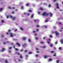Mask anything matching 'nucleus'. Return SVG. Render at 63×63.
I'll list each match as a JSON object with an SVG mask.
<instances>
[{"label":"nucleus","instance_id":"1a4fd4ad","mask_svg":"<svg viewBox=\"0 0 63 63\" xmlns=\"http://www.w3.org/2000/svg\"><path fill=\"white\" fill-rule=\"evenodd\" d=\"M46 12H44V13L43 14V16H46Z\"/></svg>","mask_w":63,"mask_h":63},{"label":"nucleus","instance_id":"7ed1b4c3","mask_svg":"<svg viewBox=\"0 0 63 63\" xmlns=\"http://www.w3.org/2000/svg\"><path fill=\"white\" fill-rule=\"evenodd\" d=\"M56 6L57 7V9H59V3H56Z\"/></svg>","mask_w":63,"mask_h":63},{"label":"nucleus","instance_id":"bb28decb","mask_svg":"<svg viewBox=\"0 0 63 63\" xmlns=\"http://www.w3.org/2000/svg\"><path fill=\"white\" fill-rule=\"evenodd\" d=\"M58 23L59 25H62V24H61V23L60 22H59Z\"/></svg>","mask_w":63,"mask_h":63},{"label":"nucleus","instance_id":"c03bdc74","mask_svg":"<svg viewBox=\"0 0 63 63\" xmlns=\"http://www.w3.org/2000/svg\"><path fill=\"white\" fill-rule=\"evenodd\" d=\"M34 21L36 22L37 21V20H34Z\"/></svg>","mask_w":63,"mask_h":63},{"label":"nucleus","instance_id":"f8f14e48","mask_svg":"<svg viewBox=\"0 0 63 63\" xmlns=\"http://www.w3.org/2000/svg\"><path fill=\"white\" fill-rule=\"evenodd\" d=\"M23 40H25L26 39V38L25 37H24L23 38Z\"/></svg>","mask_w":63,"mask_h":63},{"label":"nucleus","instance_id":"bf43d9fd","mask_svg":"<svg viewBox=\"0 0 63 63\" xmlns=\"http://www.w3.org/2000/svg\"><path fill=\"white\" fill-rule=\"evenodd\" d=\"M2 10L3 9L2 8L0 9V11H2Z\"/></svg>","mask_w":63,"mask_h":63},{"label":"nucleus","instance_id":"b1692460","mask_svg":"<svg viewBox=\"0 0 63 63\" xmlns=\"http://www.w3.org/2000/svg\"><path fill=\"white\" fill-rule=\"evenodd\" d=\"M53 15V14H52L51 13L50 16L51 17Z\"/></svg>","mask_w":63,"mask_h":63},{"label":"nucleus","instance_id":"a211bd4d","mask_svg":"<svg viewBox=\"0 0 63 63\" xmlns=\"http://www.w3.org/2000/svg\"><path fill=\"white\" fill-rule=\"evenodd\" d=\"M1 22L2 23H4L5 22V21L3 20H2L1 21Z\"/></svg>","mask_w":63,"mask_h":63},{"label":"nucleus","instance_id":"ddd939ff","mask_svg":"<svg viewBox=\"0 0 63 63\" xmlns=\"http://www.w3.org/2000/svg\"><path fill=\"white\" fill-rule=\"evenodd\" d=\"M61 42L62 44L63 43V39H62L61 40Z\"/></svg>","mask_w":63,"mask_h":63},{"label":"nucleus","instance_id":"2eb2a0df","mask_svg":"<svg viewBox=\"0 0 63 63\" xmlns=\"http://www.w3.org/2000/svg\"><path fill=\"white\" fill-rule=\"evenodd\" d=\"M45 22H48V20H47V19H46V20L45 21Z\"/></svg>","mask_w":63,"mask_h":63},{"label":"nucleus","instance_id":"f257e3e1","mask_svg":"<svg viewBox=\"0 0 63 63\" xmlns=\"http://www.w3.org/2000/svg\"><path fill=\"white\" fill-rule=\"evenodd\" d=\"M10 17L12 19L13 18V20H16V17H13L12 15L10 16Z\"/></svg>","mask_w":63,"mask_h":63},{"label":"nucleus","instance_id":"f704fd0d","mask_svg":"<svg viewBox=\"0 0 63 63\" xmlns=\"http://www.w3.org/2000/svg\"><path fill=\"white\" fill-rule=\"evenodd\" d=\"M36 40H38L39 39V38H38V37H37L36 38Z\"/></svg>","mask_w":63,"mask_h":63},{"label":"nucleus","instance_id":"052dcab7","mask_svg":"<svg viewBox=\"0 0 63 63\" xmlns=\"http://www.w3.org/2000/svg\"><path fill=\"white\" fill-rule=\"evenodd\" d=\"M44 27H45V28H47V26H44Z\"/></svg>","mask_w":63,"mask_h":63},{"label":"nucleus","instance_id":"c9c22d12","mask_svg":"<svg viewBox=\"0 0 63 63\" xmlns=\"http://www.w3.org/2000/svg\"><path fill=\"white\" fill-rule=\"evenodd\" d=\"M51 53H54V51H51Z\"/></svg>","mask_w":63,"mask_h":63},{"label":"nucleus","instance_id":"0e129e2a","mask_svg":"<svg viewBox=\"0 0 63 63\" xmlns=\"http://www.w3.org/2000/svg\"><path fill=\"white\" fill-rule=\"evenodd\" d=\"M36 50H39V49L38 48H37L36 49Z\"/></svg>","mask_w":63,"mask_h":63},{"label":"nucleus","instance_id":"c756f323","mask_svg":"<svg viewBox=\"0 0 63 63\" xmlns=\"http://www.w3.org/2000/svg\"><path fill=\"white\" fill-rule=\"evenodd\" d=\"M16 53L17 54H18L19 55H20V53L18 52H17Z\"/></svg>","mask_w":63,"mask_h":63},{"label":"nucleus","instance_id":"ea45409f","mask_svg":"<svg viewBox=\"0 0 63 63\" xmlns=\"http://www.w3.org/2000/svg\"><path fill=\"white\" fill-rule=\"evenodd\" d=\"M32 52H30L29 53V54H32Z\"/></svg>","mask_w":63,"mask_h":63},{"label":"nucleus","instance_id":"4d7b16f0","mask_svg":"<svg viewBox=\"0 0 63 63\" xmlns=\"http://www.w3.org/2000/svg\"><path fill=\"white\" fill-rule=\"evenodd\" d=\"M25 52H27V50H25Z\"/></svg>","mask_w":63,"mask_h":63},{"label":"nucleus","instance_id":"a18cd8bd","mask_svg":"<svg viewBox=\"0 0 63 63\" xmlns=\"http://www.w3.org/2000/svg\"><path fill=\"white\" fill-rule=\"evenodd\" d=\"M59 60H57V63H59Z\"/></svg>","mask_w":63,"mask_h":63},{"label":"nucleus","instance_id":"37998d69","mask_svg":"<svg viewBox=\"0 0 63 63\" xmlns=\"http://www.w3.org/2000/svg\"><path fill=\"white\" fill-rule=\"evenodd\" d=\"M21 9H23V6H22Z\"/></svg>","mask_w":63,"mask_h":63},{"label":"nucleus","instance_id":"e433bc0d","mask_svg":"<svg viewBox=\"0 0 63 63\" xmlns=\"http://www.w3.org/2000/svg\"><path fill=\"white\" fill-rule=\"evenodd\" d=\"M15 50H17V51H18V49L17 48H15Z\"/></svg>","mask_w":63,"mask_h":63},{"label":"nucleus","instance_id":"09e8293b","mask_svg":"<svg viewBox=\"0 0 63 63\" xmlns=\"http://www.w3.org/2000/svg\"><path fill=\"white\" fill-rule=\"evenodd\" d=\"M23 49H21V52H22V51H23Z\"/></svg>","mask_w":63,"mask_h":63},{"label":"nucleus","instance_id":"423d86ee","mask_svg":"<svg viewBox=\"0 0 63 63\" xmlns=\"http://www.w3.org/2000/svg\"><path fill=\"white\" fill-rule=\"evenodd\" d=\"M10 37H14V35H13V34L12 33H10Z\"/></svg>","mask_w":63,"mask_h":63},{"label":"nucleus","instance_id":"393cba45","mask_svg":"<svg viewBox=\"0 0 63 63\" xmlns=\"http://www.w3.org/2000/svg\"><path fill=\"white\" fill-rule=\"evenodd\" d=\"M5 63H8V62L7 61V60H6L5 61Z\"/></svg>","mask_w":63,"mask_h":63},{"label":"nucleus","instance_id":"4468645a","mask_svg":"<svg viewBox=\"0 0 63 63\" xmlns=\"http://www.w3.org/2000/svg\"><path fill=\"white\" fill-rule=\"evenodd\" d=\"M28 41L29 42H31V39H30V38H29L28 39Z\"/></svg>","mask_w":63,"mask_h":63},{"label":"nucleus","instance_id":"72a5a7b5","mask_svg":"<svg viewBox=\"0 0 63 63\" xmlns=\"http://www.w3.org/2000/svg\"><path fill=\"white\" fill-rule=\"evenodd\" d=\"M56 1H57V0H54L53 1V2H56Z\"/></svg>","mask_w":63,"mask_h":63},{"label":"nucleus","instance_id":"7c9ffc66","mask_svg":"<svg viewBox=\"0 0 63 63\" xmlns=\"http://www.w3.org/2000/svg\"><path fill=\"white\" fill-rule=\"evenodd\" d=\"M49 14L48 13H47V14L46 13V16H47L48 15V14Z\"/></svg>","mask_w":63,"mask_h":63},{"label":"nucleus","instance_id":"79ce46f5","mask_svg":"<svg viewBox=\"0 0 63 63\" xmlns=\"http://www.w3.org/2000/svg\"><path fill=\"white\" fill-rule=\"evenodd\" d=\"M36 27H40V26L39 25H37L36 26Z\"/></svg>","mask_w":63,"mask_h":63},{"label":"nucleus","instance_id":"58836bf2","mask_svg":"<svg viewBox=\"0 0 63 63\" xmlns=\"http://www.w3.org/2000/svg\"><path fill=\"white\" fill-rule=\"evenodd\" d=\"M43 48H46V46H44L42 47Z\"/></svg>","mask_w":63,"mask_h":63},{"label":"nucleus","instance_id":"de8ad7c7","mask_svg":"<svg viewBox=\"0 0 63 63\" xmlns=\"http://www.w3.org/2000/svg\"><path fill=\"white\" fill-rule=\"evenodd\" d=\"M17 29H16V30H15V32H16V31H17Z\"/></svg>","mask_w":63,"mask_h":63},{"label":"nucleus","instance_id":"a19ab883","mask_svg":"<svg viewBox=\"0 0 63 63\" xmlns=\"http://www.w3.org/2000/svg\"><path fill=\"white\" fill-rule=\"evenodd\" d=\"M12 14H14V13H15V12H12Z\"/></svg>","mask_w":63,"mask_h":63},{"label":"nucleus","instance_id":"a878e982","mask_svg":"<svg viewBox=\"0 0 63 63\" xmlns=\"http://www.w3.org/2000/svg\"><path fill=\"white\" fill-rule=\"evenodd\" d=\"M29 12H32V11L31 10H30L29 11Z\"/></svg>","mask_w":63,"mask_h":63},{"label":"nucleus","instance_id":"5fc2aeb1","mask_svg":"<svg viewBox=\"0 0 63 63\" xmlns=\"http://www.w3.org/2000/svg\"><path fill=\"white\" fill-rule=\"evenodd\" d=\"M59 49L60 50H61V47H60L59 48Z\"/></svg>","mask_w":63,"mask_h":63},{"label":"nucleus","instance_id":"774afa93","mask_svg":"<svg viewBox=\"0 0 63 63\" xmlns=\"http://www.w3.org/2000/svg\"><path fill=\"white\" fill-rule=\"evenodd\" d=\"M16 11H18V9H16Z\"/></svg>","mask_w":63,"mask_h":63},{"label":"nucleus","instance_id":"603ef678","mask_svg":"<svg viewBox=\"0 0 63 63\" xmlns=\"http://www.w3.org/2000/svg\"><path fill=\"white\" fill-rule=\"evenodd\" d=\"M9 8L10 9H12V7H9Z\"/></svg>","mask_w":63,"mask_h":63},{"label":"nucleus","instance_id":"c85d7f7f","mask_svg":"<svg viewBox=\"0 0 63 63\" xmlns=\"http://www.w3.org/2000/svg\"><path fill=\"white\" fill-rule=\"evenodd\" d=\"M50 46L51 47H52L53 46V45H52V44H50Z\"/></svg>","mask_w":63,"mask_h":63},{"label":"nucleus","instance_id":"4c0bfd02","mask_svg":"<svg viewBox=\"0 0 63 63\" xmlns=\"http://www.w3.org/2000/svg\"><path fill=\"white\" fill-rule=\"evenodd\" d=\"M46 37H44L43 39L44 40H45V39H46Z\"/></svg>","mask_w":63,"mask_h":63},{"label":"nucleus","instance_id":"6e6d98bb","mask_svg":"<svg viewBox=\"0 0 63 63\" xmlns=\"http://www.w3.org/2000/svg\"><path fill=\"white\" fill-rule=\"evenodd\" d=\"M28 16H30V13H28Z\"/></svg>","mask_w":63,"mask_h":63},{"label":"nucleus","instance_id":"49530a36","mask_svg":"<svg viewBox=\"0 0 63 63\" xmlns=\"http://www.w3.org/2000/svg\"><path fill=\"white\" fill-rule=\"evenodd\" d=\"M49 7H51V5L49 4Z\"/></svg>","mask_w":63,"mask_h":63},{"label":"nucleus","instance_id":"f03ea898","mask_svg":"<svg viewBox=\"0 0 63 63\" xmlns=\"http://www.w3.org/2000/svg\"><path fill=\"white\" fill-rule=\"evenodd\" d=\"M55 33H56V36H58L59 35V33L58 32H55Z\"/></svg>","mask_w":63,"mask_h":63},{"label":"nucleus","instance_id":"6ab92c4d","mask_svg":"<svg viewBox=\"0 0 63 63\" xmlns=\"http://www.w3.org/2000/svg\"><path fill=\"white\" fill-rule=\"evenodd\" d=\"M26 6H29V3H27L26 4Z\"/></svg>","mask_w":63,"mask_h":63},{"label":"nucleus","instance_id":"9d476101","mask_svg":"<svg viewBox=\"0 0 63 63\" xmlns=\"http://www.w3.org/2000/svg\"><path fill=\"white\" fill-rule=\"evenodd\" d=\"M20 29H21V30H22V31H23V28H22V27H20Z\"/></svg>","mask_w":63,"mask_h":63},{"label":"nucleus","instance_id":"20e7f679","mask_svg":"<svg viewBox=\"0 0 63 63\" xmlns=\"http://www.w3.org/2000/svg\"><path fill=\"white\" fill-rule=\"evenodd\" d=\"M16 45H17V46H18L19 47H20V46H21V45H20V44H19V43H18V42H17L16 43Z\"/></svg>","mask_w":63,"mask_h":63},{"label":"nucleus","instance_id":"9b49d317","mask_svg":"<svg viewBox=\"0 0 63 63\" xmlns=\"http://www.w3.org/2000/svg\"><path fill=\"white\" fill-rule=\"evenodd\" d=\"M40 44H44V43L42 41H40Z\"/></svg>","mask_w":63,"mask_h":63},{"label":"nucleus","instance_id":"39448f33","mask_svg":"<svg viewBox=\"0 0 63 63\" xmlns=\"http://www.w3.org/2000/svg\"><path fill=\"white\" fill-rule=\"evenodd\" d=\"M6 50L5 48H2V50H1V51H2V52H4L5 50Z\"/></svg>","mask_w":63,"mask_h":63},{"label":"nucleus","instance_id":"338daca9","mask_svg":"<svg viewBox=\"0 0 63 63\" xmlns=\"http://www.w3.org/2000/svg\"><path fill=\"white\" fill-rule=\"evenodd\" d=\"M36 30L37 31H39V29H37Z\"/></svg>","mask_w":63,"mask_h":63},{"label":"nucleus","instance_id":"cd10ccee","mask_svg":"<svg viewBox=\"0 0 63 63\" xmlns=\"http://www.w3.org/2000/svg\"><path fill=\"white\" fill-rule=\"evenodd\" d=\"M49 37H50V38H52V36L51 35H50L49 36Z\"/></svg>","mask_w":63,"mask_h":63},{"label":"nucleus","instance_id":"69168bd1","mask_svg":"<svg viewBox=\"0 0 63 63\" xmlns=\"http://www.w3.org/2000/svg\"><path fill=\"white\" fill-rule=\"evenodd\" d=\"M6 33L7 35H9V33L8 32H6Z\"/></svg>","mask_w":63,"mask_h":63},{"label":"nucleus","instance_id":"f3484780","mask_svg":"<svg viewBox=\"0 0 63 63\" xmlns=\"http://www.w3.org/2000/svg\"><path fill=\"white\" fill-rule=\"evenodd\" d=\"M52 60L51 58L49 59V61H52Z\"/></svg>","mask_w":63,"mask_h":63},{"label":"nucleus","instance_id":"8fccbe9b","mask_svg":"<svg viewBox=\"0 0 63 63\" xmlns=\"http://www.w3.org/2000/svg\"><path fill=\"white\" fill-rule=\"evenodd\" d=\"M26 57H28V55H26Z\"/></svg>","mask_w":63,"mask_h":63},{"label":"nucleus","instance_id":"13d9d810","mask_svg":"<svg viewBox=\"0 0 63 63\" xmlns=\"http://www.w3.org/2000/svg\"><path fill=\"white\" fill-rule=\"evenodd\" d=\"M9 53H11V51H9Z\"/></svg>","mask_w":63,"mask_h":63},{"label":"nucleus","instance_id":"680f3d73","mask_svg":"<svg viewBox=\"0 0 63 63\" xmlns=\"http://www.w3.org/2000/svg\"><path fill=\"white\" fill-rule=\"evenodd\" d=\"M40 13H41V12H38V14H40Z\"/></svg>","mask_w":63,"mask_h":63},{"label":"nucleus","instance_id":"473e14b6","mask_svg":"<svg viewBox=\"0 0 63 63\" xmlns=\"http://www.w3.org/2000/svg\"><path fill=\"white\" fill-rule=\"evenodd\" d=\"M56 53H55L53 55L54 56H56Z\"/></svg>","mask_w":63,"mask_h":63},{"label":"nucleus","instance_id":"5701e85b","mask_svg":"<svg viewBox=\"0 0 63 63\" xmlns=\"http://www.w3.org/2000/svg\"><path fill=\"white\" fill-rule=\"evenodd\" d=\"M9 18V16H7L6 17V18L7 19H8V18Z\"/></svg>","mask_w":63,"mask_h":63},{"label":"nucleus","instance_id":"0eeeda50","mask_svg":"<svg viewBox=\"0 0 63 63\" xmlns=\"http://www.w3.org/2000/svg\"><path fill=\"white\" fill-rule=\"evenodd\" d=\"M39 9L41 11H44V9L42 7L40 8Z\"/></svg>","mask_w":63,"mask_h":63},{"label":"nucleus","instance_id":"2f4dec72","mask_svg":"<svg viewBox=\"0 0 63 63\" xmlns=\"http://www.w3.org/2000/svg\"><path fill=\"white\" fill-rule=\"evenodd\" d=\"M33 15H32L31 16V18H33Z\"/></svg>","mask_w":63,"mask_h":63},{"label":"nucleus","instance_id":"4be33fe9","mask_svg":"<svg viewBox=\"0 0 63 63\" xmlns=\"http://www.w3.org/2000/svg\"><path fill=\"white\" fill-rule=\"evenodd\" d=\"M9 49H12V47H11L9 48Z\"/></svg>","mask_w":63,"mask_h":63},{"label":"nucleus","instance_id":"412c9836","mask_svg":"<svg viewBox=\"0 0 63 63\" xmlns=\"http://www.w3.org/2000/svg\"><path fill=\"white\" fill-rule=\"evenodd\" d=\"M8 31L9 33H10L11 32V30H8Z\"/></svg>","mask_w":63,"mask_h":63},{"label":"nucleus","instance_id":"6e6552de","mask_svg":"<svg viewBox=\"0 0 63 63\" xmlns=\"http://www.w3.org/2000/svg\"><path fill=\"white\" fill-rule=\"evenodd\" d=\"M26 45H27L25 43V44L23 45V47H25V46H26Z\"/></svg>","mask_w":63,"mask_h":63},{"label":"nucleus","instance_id":"e2e57ef3","mask_svg":"<svg viewBox=\"0 0 63 63\" xmlns=\"http://www.w3.org/2000/svg\"><path fill=\"white\" fill-rule=\"evenodd\" d=\"M33 33H36V32L35 31H34L33 32Z\"/></svg>","mask_w":63,"mask_h":63},{"label":"nucleus","instance_id":"3c124183","mask_svg":"<svg viewBox=\"0 0 63 63\" xmlns=\"http://www.w3.org/2000/svg\"><path fill=\"white\" fill-rule=\"evenodd\" d=\"M4 37V35H2L1 36V37Z\"/></svg>","mask_w":63,"mask_h":63},{"label":"nucleus","instance_id":"864d4df0","mask_svg":"<svg viewBox=\"0 0 63 63\" xmlns=\"http://www.w3.org/2000/svg\"><path fill=\"white\" fill-rule=\"evenodd\" d=\"M4 45H6V43L5 42H4Z\"/></svg>","mask_w":63,"mask_h":63},{"label":"nucleus","instance_id":"dca6fc26","mask_svg":"<svg viewBox=\"0 0 63 63\" xmlns=\"http://www.w3.org/2000/svg\"><path fill=\"white\" fill-rule=\"evenodd\" d=\"M22 54L20 55V58H22L23 57H22Z\"/></svg>","mask_w":63,"mask_h":63},{"label":"nucleus","instance_id":"aec40b11","mask_svg":"<svg viewBox=\"0 0 63 63\" xmlns=\"http://www.w3.org/2000/svg\"><path fill=\"white\" fill-rule=\"evenodd\" d=\"M48 57L47 56H44V58H47Z\"/></svg>","mask_w":63,"mask_h":63}]
</instances>
